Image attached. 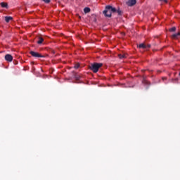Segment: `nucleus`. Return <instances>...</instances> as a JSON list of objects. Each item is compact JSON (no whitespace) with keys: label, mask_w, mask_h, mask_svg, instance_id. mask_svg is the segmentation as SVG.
I'll use <instances>...</instances> for the list:
<instances>
[{"label":"nucleus","mask_w":180,"mask_h":180,"mask_svg":"<svg viewBox=\"0 0 180 180\" xmlns=\"http://www.w3.org/2000/svg\"><path fill=\"white\" fill-rule=\"evenodd\" d=\"M103 65V63H91L89 66V68L95 74H96V72L99 71V68H101V67H102Z\"/></svg>","instance_id":"1"},{"label":"nucleus","mask_w":180,"mask_h":180,"mask_svg":"<svg viewBox=\"0 0 180 180\" xmlns=\"http://www.w3.org/2000/svg\"><path fill=\"white\" fill-rule=\"evenodd\" d=\"M30 54H31L32 57H35V58H44V56L33 51H30Z\"/></svg>","instance_id":"2"},{"label":"nucleus","mask_w":180,"mask_h":180,"mask_svg":"<svg viewBox=\"0 0 180 180\" xmlns=\"http://www.w3.org/2000/svg\"><path fill=\"white\" fill-rule=\"evenodd\" d=\"M103 13L105 16V18H112V11L106 10V6L105 8V10L103 11Z\"/></svg>","instance_id":"3"},{"label":"nucleus","mask_w":180,"mask_h":180,"mask_svg":"<svg viewBox=\"0 0 180 180\" xmlns=\"http://www.w3.org/2000/svg\"><path fill=\"white\" fill-rule=\"evenodd\" d=\"M5 60L6 61H8V63H12L13 60V57L11 54H6L5 56Z\"/></svg>","instance_id":"4"},{"label":"nucleus","mask_w":180,"mask_h":180,"mask_svg":"<svg viewBox=\"0 0 180 180\" xmlns=\"http://www.w3.org/2000/svg\"><path fill=\"white\" fill-rule=\"evenodd\" d=\"M137 4V0H128L127 2V5L128 6H134Z\"/></svg>","instance_id":"5"},{"label":"nucleus","mask_w":180,"mask_h":180,"mask_svg":"<svg viewBox=\"0 0 180 180\" xmlns=\"http://www.w3.org/2000/svg\"><path fill=\"white\" fill-rule=\"evenodd\" d=\"M106 10L111 11V13H116L117 12L116 8L112 7V6H106Z\"/></svg>","instance_id":"6"},{"label":"nucleus","mask_w":180,"mask_h":180,"mask_svg":"<svg viewBox=\"0 0 180 180\" xmlns=\"http://www.w3.org/2000/svg\"><path fill=\"white\" fill-rule=\"evenodd\" d=\"M142 82L144 84V85H150V82L146 79V76H143V80Z\"/></svg>","instance_id":"7"},{"label":"nucleus","mask_w":180,"mask_h":180,"mask_svg":"<svg viewBox=\"0 0 180 180\" xmlns=\"http://www.w3.org/2000/svg\"><path fill=\"white\" fill-rule=\"evenodd\" d=\"M0 5L1 8H5L6 9H8V8H9V6H8V3L6 2H1L0 3Z\"/></svg>","instance_id":"8"},{"label":"nucleus","mask_w":180,"mask_h":180,"mask_svg":"<svg viewBox=\"0 0 180 180\" xmlns=\"http://www.w3.org/2000/svg\"><path fill=\"white\" fill-rule=\"evenodd\" d=\"M44 41V39L41 37H38V41H37V44H41Z\"/></svg>","instance_id":"9"},{"label":"nucleus","mask_w":180,"mask_h":180,"mask_svg":"<svg viewBox=\"0 0 180 180\" xmlns=\"http://www.w3.org/2000/svg\"><path fill=\"white\" fill-rule=\"evenodd\" d=\"M12 19H13V18L11 17V16L5 17V20L6 22V23H9V22H11V20H12Z\"/></svg>","instance_id":"10"},{"label":"nucleus","mask_w":180,"mask_h":180,"mask_svg":"<svg viewBox=\"0 0 180 180\" xmlns=\"http://www.w3.org/2000/svg\"><path fill=\"white\" fill-rule=\"evenodd\" d=\"M84 13H89V12H91V8H89V7H85L84 8Z\"/></svg>","instance_id":"11"},{"label":"nucleus","mask_w":180,"mask_h":180,"mask_svg":"<svg viewBox=\"0 0 180 180\" xmlns=\"http://www.w3.org/2000/svg\"><path fill=\"white\" fill-rule=\"evenodd\" d=\"M139 49H147V45L144 44H140L139 45Z\"/></svg>","instance_id":"12"},{"label":"nucleus","mask_w":180,"mask_h":180,"mask_svg":"<svg viewBox=\"0 0 180 180\" xmlns=\"http://www.w3.org/2000/svg\"><path fill=\"white\" fill-rule=\"evenodd\" d=\"M179 36H180V32H178L176 34H174L172 35V37H173V39H177Z\"/></svg>","instance_id":"13"},{"label":"nucleus","mask_w":180,"mask_h":180,"mask_svg":"<svg viewBox=\"0 0 180 180\" xmlns=\"http://www.w3.org/2000/svg\"><path fill=\"white\" fill-rule=\"evenodd\" d=\"M118 57L120 58H126V55H124V54H119L118 55Z\"/></svg>","instance_id":"14"},{"label":"nucleus","mask_w":180,"mask_h":180,"mask_svg":"<svg viewBox=\"0 0 180 180\" xmlns=\"http://www.w3.org/2000/svg\"><path fill=\"white\" fill-rule=\"evenodd\" d=\"M75 78L76 79H79L81 78V75H79V74H76V75H75Z\"/></svg>","instance_id":"15"},{"label":"nucleus","mask_w":180,"mask_h":180,"mask_svg":"<svg viewBox=\"0 0 180 180\" xmlns=\"http://www.w3.org/2000/svg\"><path fill=\"white\" fill-rule=\"evenodd\" d=\"M169 30V32H175V30H176V27H172L170 28Z\"/></svg>","instance_id":"16"},{"label":"nucleus","mask_w":180,"mask_h":180,"mask_svg":"<svg viewBox=\"0 0 180 180\" xmlns=\"http://www.w3.org/2000/svg\"><path fill=\"white\" fill-rule=\"evenodd\" d=\"M117 13L118 14V15H122V13H123V12L121 11V10H120V9H118V10H117Z\"/></svg>","instance_id":"17"},{"label":"nucleus","mask_w":180,"mask_h":180,"mask_svg":"<svg viewBox=\"0 0 180 180\" xmlns=\"http://www.w3.org/2000/svg\"><path fill=\"white\" fill-rule=\"evenodd\" d=\"M74 68H75L76 70H77V68H79V63H77L75 66Z\"/></svg>","instance_id":"18"},{"label":"nucleus","mask_w":180,"mask_h":180,"mask_svg":"<svg viewBox=\"0 0 180 180\" xmlns=\"http://www.w3.org/2000/svg\"><path fill=\"white\" fill-rule=\"evenodd\" d=\"M45 4H50V0H42Z\"/></svg>","instance_id":"19"},{"label":"nucleus","mask_w":180,"mask_h":180,"mask_svg":"<svg viewBox=\"0 0 180 180\" xmlns=\"http://www.w3.org/2000/svg\"><path fill=\"white\" fill-rule=\"evenodd\" d=\"M160 1H163V2H165V4H167V3H168V0H160Z\"/></svg>","instance_id":"20"},{"label":"nucleus","mask_w":180,"mask_h":180,"mask_svg":"<svg viewBox=\"0 0 180 180\" xmlns=\"http://www.w3.org/2000/svg\"><path fill=\"white\" fill-rule=\"evenodd\" d=\"M150 47H151V45L150 44L146 45V49H150Z\"/></svg>","instance_id":"21"},{"label":"nucleus","mask_w":180,"mask_h":180,"mask_svg":"<svg viewBox=\"0 0 180 180\" xmlns=\"http://www.w3.org/2000/svg\"><path fill=\"white\" fill-rule=\"evenodd\" d=\"M165 79H167V77H162L163 81L165 80Z\"/></svg>","instance_id":"22"}]
</instances>
